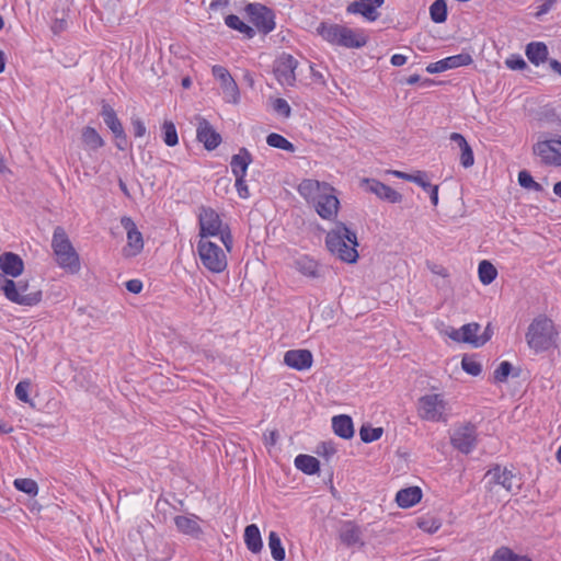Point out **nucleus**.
Here are the masks:
<instances>
[{"label":"nucleus","instance_id":"22","mask_svg":"<svg viewBox=\"0 0 561 561\" xmlns=\"http://www.w3.org/2000/svg\"><path fill=\"white\" fill-rule=\"evenodd\" d=\"M514 477L512 471L506 468L502 470L499 465L485 473V478L489 479L490 484H500L508 492L513 490Z\"/></svg>","mask_w":561,"mask_h":561},{"label":"nucleus","instance_id":"37","mask_svg":"<svg viewBox=\"0 0 561 561\" xmlns=\"http://www.w3.org/2000/svg\"><path fill=\"white\" fill-rule=\"evenodd\" d=\"M225 23L228 27L242 33L247 38H253L255 31L253 27L244 23L238 15L229 14L225 18Z\"/></svg>","mask_w":561,"mask_h":561},{"label":"nucleus","instance_id":"4","mask_svg":"<svg viewBox=\"0 0 561 561\" xmlns=\"http://www.w3.org/2000/svg\"><path fill=\"white\" fill-rule=\"evenodd\" d=\"M199 240H208V237H220L227 252H231L233 238L228 225L222 224L219 214L210 207H201L198 215Z\"/></svg>","mask_w":561,"mask_h":561},{"label":"nucleus","instance_id":"1","mask_svg":"<svg viewBox=\"0 0 561 561\" xmlns=\"http://www.w3.org/2000/svg\"><path fill=\"white\" fill-rule=\"evenodd\" d=\"M298 193L312 206L317 214L325 220L336 218L340 209V201L335 190L329 183L318 180L305 179L298 185Z\"/></svg>","mask_w":561,"mask_h":561},{"label":"nucleus","instance_id":"30","mask_svg":"<svg viewBox=\"0 0 561 561\" xmlns=\"http://www.w3.org/2000/svg\"><path fill=\"white\" fill-rule=\"evenodd\" d=\"M343 25L336 23H328L322 21L316 28V32L323 41L331 45H335L339 41L340 32H342Z\"/></svg>","mask_w":561,"mask_h":561},{"label":"nucleus","instance_id":"61","mask_svg":"<svg viewBox=\"0 0 561 561\" xmlns=\"http://www.w3.org/2000/svg\"><path fill=\"white\" fill-rule=\"evenodd\" d=\"M126 289L133 294H139L142 290V283L139 279H129L125 284Z\"/></svg>","mask_w":561,"mask_h":561},{"label":"nucleus","instance_id":"3","mask_svg":"<svg viewBox=\"0 0 561 561\" xmlns=\"http://www.w3.org/2000/svg\"><path fill=\"white\" fill-rule=\"evenodd\" d=\"M558 335L553 321L546 316H538L529 324L525 337L535 353H542L557 346Z\"/></svg>","mask_w":561,"mask_h":561},{"label":"nucleus","instance_id":"36","mask_svg":"<svg viewBox=\"0 0 561 561\" xmlns=\"http://www.w3.org/2000/svg\"><path fill=\"white\" fill-rule=\"evenodd\" d=\"M414 183L430 194L431 202L434 206L438 205V185H433L430 183L427 173L425 171H416V179Z\"/></svg>","mask_w":561,"mask_h":561},{"label":"nucleus","instance_id":"26","mask_svg":"<svg viewBox=\"0 0 561 561\" xmlns=\"http://www.w3.org/2000/svg\"><path fill=\"white\" fill-rule=\"evenodd\" d=\"M422 499V490L419 486H410L400 490L396 495V502L399 507L408 508L416 503H419Z\"/></svg>","mask_w":561,"mask_h":561},{"label":"nucleus","instance_id":"62","mask_svg":"<svg viewBox=\"0 0 561 561\" xmlns=\"http://www.w3.org/2000/svg\"><path fill=\"white\" fill-rule=\"evenodd\" d=\"M279 437L277 430H272L264 433V442L266 446H275Z\"/></svg>","mask_w":561,"mask_h":561},{"label":"nucleus","instance_id":"18","mask_svg":"<svg viewBox=\"0 0 561 561\" xmlns=\"http://www.w3.org/2000/svg\"><path fill=\"white\" fill-rule=\"evenodd\" d=\"M367 42L368 36L363 30H352L343 25L336 46L344 48H362Z\"/></svg>","mask_w":561,"mask_h":561},{"label":"nucleus","instance_id":"54","mask_svg":"<svg viewBox=\"0 0 561 561\" xmlns=\"http://www.w3.org/2000/svg\"><path fill=\"white\" fill-rule=\"evenodd\" d=\"M236 178V188L239 197L248 198L250 196L249 188L245 182V175L234 176Z\"/></svg>","mask_w":561,"mask_h":561},{"label":"nucleus","instance_id":"10","mask_svg":"<svg viewBox=\"0 0 561 561\" xmlns=\"http://www.w3.org/2000/svg\"><path fill=\"white\" fill-rule=\"evenodd\" d=\"M121 225L127 232V244L123 249L124 256H136L144 249L142 233L130 217H122Z\"/></svg>","mask_w":561,"mask_h":561},{"label":"nucleus","instance_id":"20","mask_svg":"<svg viewBox=\"0 0 561 561\" xmlns=\"http://www.w3.org/2000/svg\"><path fill=\"white\" fill-rule=\"evenodd\" d=\"M15 285H16L15 290L20 298L31 299V301H28V302H25V301L24 302H15L16 305L33 307L42 301V298H43L42 289L35 288L27 280H23V279L15 282Z\"/></svg>","mask_w":561,"mask_h":561},{"label":"nucleus","instance_id":"50","mask_svg":"<svg viewBox=\"0 0 561 561\" xmlns=\"http://www.w3.org/2000/svg\"><path fill=\"white\" fill-rule=\"evenodd\" d=\"M440 525H442L440 522L435 518H419L417 519L419 528H421L422 530H424L428 534H434L435 531H437L439 529Z\"/></svg>","mask_w":561,"mask_h":561},{"label":"nucleus","instance_id":"9","mask_svg":"<svg viewBox=\"0 0 561 561\" xmlns=\"http://www.w3.org/2000/svg\"><path fill=\"white\" fill-rule=\"evenodd\" d=\"M477 427L472 423L456 428L450 437V443L454 448L462 454H470L477 446Z\"/></svg>","mask_w":561,"mask_h":561},{"label":"nucleus","instance_id":"12","mask_svg":"<svg viewBox=\"0 0 561 561\" xmlns=\"http://www.w3.org/2000/svg\"><path fill=\"white\" fill-rule=\"evenodd\" d=\"M196 119V139L204 145L206 150H215L222 140L221 135L215 130L206 118L197 116Z\"/></svg>","mask_w":561,"mask_h":561},{"label":"nucleus","instance_id":"28","mask_svg":"<svg viewBox=\"0 0 561 561\" xmlns=\"http://www.w3.org/2000/svg\"><path fill=\"white\" fill-rule=\"evenodd\" d=\"M340 539L347 547L355 546L357 543L360 546L364 545L362 541L360 528L352 522H347L341 527Z\"/></svg>","mask_w":561,"mask_h":561},{"label":"nucleus","instance_id":"43","mask_svg":"<svg viewBox=\"0 0 561 561\" xmlns=\"http://www.w3.org/2000/svg\"><path fill=\"white\" fill-rule=\"evenodd\" d=\"M162 139L169 147H174L179 144V136L173 122L164 121L162 124Z\"/></svg>","mask_w":561,"mask_h":561},{"label":"nucleus","instance_id":"51","mask_svg":"<svg viewBox=\"0 0 561 561\" xmlns=\"http://www.w3.org/2000/svg\"><path fill=\"white\" fill-rule=\"evenodd\" d=\"M272 107L277 114H279L284 117L290 116L291 108L285 99H282V98L275 99L272 103Z\"/></svg>","mask_w":561,"mask_h":561},{"label":"nucleus","instance_id":"8","mask_svg":"<svg viewBox=\"0 0 561 561\" xmlns=\"http://www.w3.org/2000/svg\"><path fill=\"white\" fill-rule=\"evenodd\" d=\"M245 12L250 21L263 35H267L275 28V13L268 7L261 3H248Z\"/></svg>","mask_w":561,"mask_h":561},{"label":"nucleus","instance_id":"52","mask_svg":"<svg viewBox=\"0 0 561 561\" xmlns=\"http://www.w3.org/2000/svg\"><path fill=\"white\" fill-rule=\"evenodd\" d=\"M505 65L512 70H524L528 66L520 55H511L506 60Z\"/></svg>","mask_w":561,"mask_h":561},{"label":"nucleus","instance_id":"56","mask_svg":"<svg viewBox=\"0 0 561 561\" xmlns=\"http://www.w3.org/2000/svg\"><path fill=\"white\" fill-rule=\"evenodd\" d=\"M131 126L135 137H144L146 135V125L139 117H131Z\"/></svg>","mask_w":561,"mask_h":561},{"label":"nucleus","instance_id":"14","mask_svg":"<svg viewBox=\"0 0 561 561\" xmlns=\"http://www.w3.org/2000/svg\"><path fill=\"white\" fill-rule=\"evenodd\" d=\"M554 138L539 140L533 146L534 154L538 156L545 165L560 167L559 149Z\"/></svg>","mask_w":561,"mask_h":561},{"label":"nucleus","instance_id":"27","mask_svg":"<svg viewBox=\"0 0 561 561\" xmlns=\"http://www.w3.org/2000/svg\"><path fill=\"white\" fill-rule=\"evenodd\" d=\"M332 427L334 433L344 439H350L354 436L353 420L350 415L341 414L333 416Z\"/></svg>","mask_w":561,"mask_h":561},{"label":"nucleus","instance_id":"42","mask_svg":"<svg viewBox=\"0 0 561 561\" xmlns=\"http://www.w3.org/2000/svg\"><path fill=\"white\" fill-rule=\"evenodd\" d=\"M430 15L433 22L444 23L447 20V4L445 0H435L430 7Z\"/></svg>","mask_w":561,"mask_h":561},{"label":"nucleus","instance_id":"63","mask_svg":"<svg viewBox=\"0 0 561 561\" xmlns=\"http://www.w3.org/2000/svg\"><path fill=\"white\" fill-rule=\"evenodd\" d=\"M493 334V330L491 328V324L489 323L486 328L484 329V332L481 335H478V347L484 345L488 341L491 340Z\"/></svg>","mask_w":561,"mask_h":561},{"label":"nucleus","instance_id":"58","mask_svg":"<svg viewBox=\"0 0 561 561\" xmlns=\"http://www.w3.org/2000/svg\"><path fill=\"white\" fill-rule=\"evenodd\" d=\"M449 139L459 147L461 152L470 148V145L468 144L466 138L459 133H451Z\"/></svg>","mask_w":561,"mask_h":561},{"label":"nucleus","instance_id":"41","mask_svg":"<svg viewBox=\"0 0 561 561\" xmlns=\"http://www.w3.org/2000/svg\"><path fill=\"white\" fill-rule=\"evenodd\" d=\"M266 142L270 147L282 149L288 152H294L296 150V147L294 146L293 142H290L284 136L277 133H271L266 137Z\"/></svg>","mask_w":561,"mask_h":561},{"label":"nucleus","instance_id":"34","mask_svg":"<svg viewBox=\"0 0 561 561\" xmlns=\"http://www.w3.org/2000/svg\"><path fill=\"white\" fill-rule=\"evenodd\" d=\"M101 116L104 121V124L113 134L124 128L117 117L115 110L108 103H102Z\"/></svg>","mask_w":561,"mask_h":561},{"label":"nucleus","instance_id":"45","mask_svg":"<svg viewBox=\"0 0 561 561\" xmlns=\"http://www.w3.org/2000/svg\"><path fill=\"white\" fill-rule=\"evenodd\" d=\"M383 433L382 427H373L369 424L362 425L359 430L360 439L364 443H373L378 440Z\"/></svg>","mask_w":561,"mask_h":561},{"label":"nucleus","instance_id":"49","mask_svg":"<svg viewBox=\"0 0 561 561\" xmlns=\"http://www.w3.org/2000/svg\"><path fill=\"white\" fill-rule=\"evenodd\" d=\"M513 366L510 362H502L494 371V380L496 382H505L512 373Z\"/></svg>","mask_w":561,"mask_h":561},{"label":"nucleus","instance_id":"38","mask_svg":"<svg viewBox=\"0 0 561 561\" xmlns=\"http://www.w3.org/2000/svg\"><path fill=\"white\" fill-rule=\"evenodd\" d=\"M478 274L480 282L483 285H489L496 278L497 271L491 262L483 260L479 263Z\"/></svg>","mask_w":561,"mask_h":561},{"label":"nucleus","instance_id":"24","mask_svg":"<svg viewBox=\"0 0 561 561\" xmlns=\"http://www.w3.org/2000/svg\"><path fill=\"white\" fill-rule=\"evenodd\" d=\"M525 54L527 59L535 66L548 61L549 50L542 42H531L526 45Z\"/></svg>","mask_w":561,"mask_h":561},{"label":"nucleus","instance_id":"11","mask_svg":"<svg viewBox=\"0 0 561 561\" xmlns=\"http://www.w3.org/2000/svg\"><path fill=\"white\" fill-rule=\"evenodd\" d=\"M298 66V60L290 54L283 53L275 61L274 72L280 83L294 85L296 82L295 70Z\"/></svg>","mask_w":561,"mask_h":561},{"label":"nucleus","instance_id":"29","mask_svg":"<svg viewBox=\"0 0 561 561\" xmlns=\"http://www.w3.org/2000/svg\"><path fill=\"white\" fill-rule=\"evenodd\" d=\"M244 542L247 548L252 553H259L263 548V541L259 527L255 524H250L244 529Z\"/></svg>","mask_w":561,"mask_h":561},{"label":"nucleus","instance_id":"25","mask_svg":"<svg viewBox=\"0 0 561 561\" xmlns=\"http://www.w3.org/2000/svg\"><path fill=\"white\" fill-rule=\"evenodd\" d=\"M380 7L381 5H376L374 3L353 1L346 7V12L351 14H360L367 21L374 22L379 16L377 9Z\"/></svg>","mask_w":561,"mask_h":561},{"label":"nucleus","instance_id":"55","mask_svg":"<svg viewBox=\"0 0 561 561\" xmlns=\"http://www.w3.org/2000/svg\"><path fill=\"white\" fill-rule=\"evenodd\" d=\"M537 2H539V4L537 7L535 16L540 18L552 9V7L557 3V0H537Z\"/></svg>","mask_w":561,"mask_h":561},{"label":"nucleus","instance_id":"53","mask_svg":"<svg viewBox=\"0 0 561 561\" xmlns=\"http://www.w3.org/2000/svg\"><path fill=\"white\" fill-rule=\"evenodd\" d=\"M490 561H513V551L507 547H501L495 550Z\"/></svg>","mask_w":561,"mask_h":561},{"label":"nucleus","instance_id":"64","mask_svg":"<svg viewBox=\"0 0 561 561\" xmlns=\"http://www.w3.org/2000/svg\"><path fill=\"white\" fill-rule=\"evenodd\" d=\"M427 267L431 270L432 273H434L436 275H439L442 277L448 276V272L443 265L427 262Z\"/></svg>","mask_w":561,"mask_h":561},{"label":"nucleus","instance_id":"19","mask_svg":"<svg viewBox=\"0 0 561 561\" xmlns=\"http://www.w3.org/2000/svg\"><path fill=\"white\" fill-rule=\"evenodd\" d=\"M0 270L13 278L20 276L24 271V262L21 256L13 252L0 254Z\"/></svg>","mask_w":561,"mask_h":561},{"label":"nucleus","instance_id":"44","mask_svg":"<svg viewBox=\"0 0 561 561\" xmlns=\"http://www.w3.org/2000/svg\"><path fill=\"white\" fill-rule=\"evenodd\" d=\"M517 180L518 184L526 190H533L535 192L543 191V186L540 183L536 182L531 176L530 172L527 170L519 171Z\"/></svg>","mask_w":561,"mask_h":561},{"label":"nucleus","instance_id":"17","mask_svg":"<svg viewBox=\"0 0 561 561\" xmlns=\"http://www.w3.org/2000/svg\"><path fill=\"white\" fill-rule=\"evenodd\" d=\"M284 363L296 370L309 369L313 363L312 353L309 350H289L284 355Z\"/></svg>","mask_w":561,"mask_h":561},{"label":"nucleus","instance_id":"39","mask_svg":"<svg viewBox=\"0 0 561 561\" xmlns=\"http://www.w3.org/2000/svg\"><path fill=\"white\" fill-rule=\"evenodd\" d=\"M480 324L477 322L468 323L461 327V343H468L478 347V331Z\"/></svg>","mask_w":561,"mask_h":561},{"label":"nucleus","instance_id":"23","mask_svg":"<svg viewBox=\"0 0 561 561\" xmlns=\"http://www.w3.org/2000/svg\"><path fill=\"white\" fill-rule=\"evenodd\" d=\"M253 158L250 151L242 147L237 154L231 157L230 167L234 176L247 175L249 165L252 163Z\"/></svg>","mask_w":561,"mask_h":561},{"label":"nucleus","instance_id":"32","mask_svg":"<svg viewBox=\"0 0 561 561\" xmlns=\"http://www.w3.org/2000/svg\"><path fill=\"white\" fill-rule=\"evenodd\" d=\"M3 272L0 273V291L3 293L4 297L11 302H28L31 299L20 298L15 290V282L7 277Z\"/></svg>","mask_w":561,"mask_h":561},{"label":"nucleus","instance_id":"59","mask_svg":"<svg viewBox=\"0 0 561 561\" xmlns=\"http://www.w3.org/2000/svg\"><path fill=\"white\" fill-rule=\"evenodd\" d=\"M113 135L115 138V146L117 147V149L124 151L128 145L127 135L124 128Z\"/></svg>","mask_w":561,"mask_h":561},{"label":"nucleus","instance_id":"6","mask_svg":"<svg viewBox=\"0 0 561 561\" xmlns=\"http://www.w3.org/2000/svg\"><path fill=\"white\" fill-rule=\"evenodd\" d=\"M197 252L203 266L211 273L219 274L227 268L226 252L221 247L209 240H199Z\"/></svg>","mask_w":561,"mask_h":561},{"label":"nucleus","instance_id":"2","mask_svg":"<svg viewBox=\"0 0 561 561\" xmlns=\"http://www.w3.org/2000/svg\"><path fill=\"white\" fill-rule=\"evenodd\" d=\"M325 245L330 253L345 263H355L358 259L356 232L342 221H336L334 228L327 233Z\"/></svg>","mask_w":561,"mask_h":561},{"label":"nucleus","instance_id":"21","mask_svg":"<svg viewBox=\"0 0 561 561\" xmlns=\"http://www.w3.org/2000/svg\"><path fill=\"white\" fill-rule=\"evenodd\" d=\"M198 519L196 515H178L174 517V524L180 533L198 538L203 534V529L197 523Z\"/></svg>","mask_w":561,"mask_h":561},{"label":"nucleus","instance_id":"16","mask_svg":"<svg viewBox=\"0 0 561 561\" xmlns=\"http://www.w3.org/2000/svg\"><path fill=\"white\" fill-rule=\"evenodd\" d=\"M363 182L366 190L376 194L380 199L392 204L400 203L402 201V195L399 192L378 180L365 179Z\"/></svg>","mask_w":561,"mask_h":561},{"label":"nucleus","instance_id":"7","mask_svg":"<svg viewBox=\"0 0 561 561\" xmlns=\"http://www.w3.org/2000/svg\"><path fill=\"white\" fill-rule=\"evenodd\" d=\"M446 402L442 394H426L419 399L417 412L421 419L432 422H446Z\"/></svg>","mask_w":561,"mask_h":561},{"label":"nucleus","instance_id":"60","mask_svg":"<svg viewBox=\"0 0 561 561\" xmlns=\"http://www.w3.org/2000/svg\"><path fill=\"white\" fill-rule=\"evenodd\" d=\"M317 453L325 458H330L336 453L335 447L332 443H322L319 447Z\"/></svg>","mask_w":561,"mask_h":561},{"label":"nucleus","instance_id":"57","mask_svg":"<svg viewBox=\"0 0 561 561\" xmlns=\"http://www.w3.org/2000/svg\"><path fill=\"white\" fill-rule=\"evenodd\" d=\"M474 163V156H473V151H472V148L470 147L469 149H466L463 152L460 153V164L468 169L470 167H472Z\"/></svg>","mask_w":561,"mask_h":561},{"label":"nucleus","instance_id":"46","mask_svg":"<svg viewBox=\"0 0 561 561\" xmlns=\"http://www.w3.org/2000/svg\"><path fill=\"white\" fill-rule=\"evenodd\" d=\"M16 490L26 493L27 495L35 496L38 492V485L33 479L20 478L13 482Z\"/></svg>","mask_w":561,"mask_h":561},{"label":"nucleus","instance_id":"33","mask_svg":"<svg viewBox=\"0 0 561 561\" xmlns=\"http://www.w3.org/2000/svg\"><path fill=\"white\" fill-rule=\"evenodd\" d=\"M295 466L304 473L310 476L319 471L320 461L313 456L300 454L295 458Z\"/></svg>","mask_w":561,"mask_h":561},{"label":"nucleus","instance_id":"47","mask_svg":"<svg viewBox=\"0 0 561 561\" xmlns=\"http://www.w3.org/2000/svg\"><path fill=\"white\" fill-rule=\"evenodd\" d=\"M461 367L467 374L471 376H479L482 371L481 364L468 355L462 357Z\"/></svg>","mask_w":561,"mask_h":561},{"label":"nucleus","instance_id":"15","mask_svg":"<svg viewBox=\"0 0 561 561\" xmlns=\"http://www.w3.org/2000/svg\"><path fill=\"white\" fill-rule=\"evenodd\" d=\"M473 62L470 54L461 53L458 55L446 57L436 62H432L426 67L428 73H439L448 69H455L461 66H468Z\"/></svg>","mask_w":561,"mask_h":561},{"label":"nucleus","instance_id":"35","mask_svg":"<svg viewBox=\"0 0 561 561\" xmlns=\"http://www.w3.org/2000/svg\"><path fill=\"white\" fill-rule=\"evenodd\" d=\"M295 266L299 273L305 276L317 278L319 274V264L317 261L309 256H302L295 261Z\"/></svg>","mask_w":561,"mask_h":561},{"label":"nucleus","instance_id":"5","mask_svg":"<svg viewBox=\"0 0 561 561\" xmlns=\"http://www.w3.org/2000/svg\"><path fill=\"white\" fill-rule=\"evenodd\" d=\"M51 249L56 255V262L61 268L67 270L71 274L80 271L79 254L61 226H57L54 229Z\"/></svg>","mask_w":561,"mask_h":561},{"label":"nucleus","instance_id":"13","mask_svg":"<svg viewBox=\"0 0 561 561\" xmlns=\"http://www.w3.org/2000/svg\"><path fill=\"white\" fill-rule=\"evenodd\" d=\"M213 75L220 81L225 100L230 103H238L239 88L230 72L225 67L216 65L213 67Z\"/></svg>","mask_w":561,"mask_h":561},{"label":"nucleus","instance_id":"31","mask_svg":"<svg viewBox=\"0 0 561 561\" xmlns=\"http://www.w3.org/2000/svg\"><path fill=\"white\" fill-rule=\"evenodd\" d=\"M81 139L84 144L85 148L92 151H96L98 149L104 146V139L98 133V130L91 126H85L81 131Z\"/></svg>","mask_w":561,"mask_h":561},{"label":"nucleus","instance_id":"40","mask_svg":"<svg viewBox=\"0 0 561 561\" xmlns=\"http://www.w3.org/2000/svg\"><path fill=\"white\" fill-rule=\"evenodd\" d=\"M268 547L271 549L272 557L275 561H283L285 559V549L282 545L280 538L277 533H270Z\"/></svg>","mask_w":561,"mask_h":561},{"label":"nucleus","instance_id":"48","mask_svg":"<svg viewBox=\"0 0 561 561\" xmlns=\"http://www.w3.org/2000/svg\"><path fill=\"white\" fill-rule=\"evenodd\" d=\"M30 387H31L30 380H27V379L21 380L15 386V396L20 401H22L24 403H28L33 407V402H32L31 398L28 397Z\"/></svg>","mask_w":561,"mask_h":561}]
</instances>
